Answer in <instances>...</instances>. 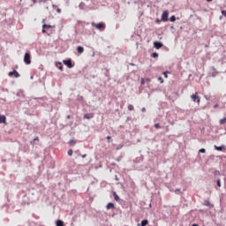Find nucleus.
I'll return each mask as SVG.
<instances>
[{
    "instance_id": "obj_1",
    "label": "nucleus",
    "mask_w": 226,
    "mask_h": 226,
    "mask_svg": "<svg viewBox=\"0 0 226 226\" xmlns=\"http://www.w3.org/2000/svg\"><path fill=\"white\" fill-rule=\"evenodd\" d=\"M91 26L93 27H95V29H97L98 31H105V27H107V26L103 22H101V23L92 22Z\"/></svg>"
},
{
    "instance_id": "obj_2",
    "label": "nucleus",
    "mask_w": 226,
    "mask_h": 226,
    "mask_svg": "<svg viewBox=\"0 0 226 226\" xmlns=\"http://www.w3.org/2000/svg\"><path fill=\"white\" fill-rule=\"evenodd\" d=\"M63 64L65 66H67V68H73V66H75L72 58H68L67 60H63Z\"/></svg>"
},
{
    "instance_id": "obj_3",
    "label": "nucleus",
    "mask_w": 226,
    "mask_h": 226,
    "mask_svg": "<svg viewBox=\"0 0 226 226\" xmlns=\"http://www.w3.org/2000/svg\"><path fill=\"white\" fill-rule=\"evenodd\" d=\"M167 20H169V11H165L162 14V22H167Z\"/></svg>"
},
{
    "instance_id": "obj_4",
    "label": "nucleus",
    "mask_w": 226,
    "mask_h": 226,
    "mask_svg": "<svg viewBox=\"0 0 226 226\" xmlns=\"http://www.w3.org/2000/svg\"><path fill=\"white\" fill-rule=\"evenodd\" d=\"M8 75H9V77H13V75H14V77L16 79H19V77H20V73H19V72H17V70H13L12 72H10L8 73Z\"/></svg>"
},
{
    "instance_id": "obj_5",
    "label": "nucleus",
    "mask_w": 226,
    "mask_h": 226,
    "mask_svg": "<svg viewBox=\"0 0 226 226\" xmlns=\"http://www.w3.org/2000/svg\"><path fill=\"white\" fill-rule=\"evenodd\" d=\"M191 98H192V102H196L197 103H200V97H199V95H197V93L191 95Z\"/></svg>"
},
{
    "instance_id": "obj_6",
    "label": "nucleus",
    "mask_w": 226,
    "mask_h": 226,
    "mask_svg": "<svg viewBox=\"0 0 226 226\" xmlns=\"http://www.w3.org/2000/svg\"><path fill=\"white\" fill-rule=\"evenodd\" d=\"M154 47L155 48V49H162V47H163V43H162V42H160V41H154Z\"/></svg>"
},
{
    "instance_id": "obj_7",
    "label": "nucleus",
    "mask_w": 226,
    "mask_h": 226,
    "mask_svg": "<svg viewBox=\"0 0 226 226\" xmlns=\"http://www.w3.org/2000/svg\"><path fill=\"white\" fill-rule=\"evenodd\" d=\"M6 124V116L0 115V124Z\"/></svg>"
},
{
    "instance_id": "obj_8",
    "label": "nucleus",
    "mask_w": 226,
    "mask_h": 226,
    "mask_svg": "<svg viewBox=\"0 0 226 226\" xmlns=\"http://www.w3.org/2000/svg\"><path fill=\"white\" fill-rule=\"evenodd\" d=\"M214 147L215 151H223V149H225V145H222L220 147L215 145Z\"/></svg>"
},
{
    "instance_id": "obj_9",
    "label": "nucleus",
    "mask_w": 226,
    "mask_h": 226,
    "mask_svg": "<svg viewBox=\"0 0 226 226\" xmlns=\"http://www.w3.org/2000/svg\"><path fill=\"white\" fill-rule=\"evenodd\" d=\"M106 209H116V205L112 202H109L106 206Z\"/></svg>"
},
{
    "instance_id": "obj_10",
    "label": "nucleus",
    "mask_w": 226,
    "mask_h": 226,
    "mask_svg": "<svg viewBox=\"0 0 226 226\" xmlns=\"http://www.w3.org/2000/svg\"><path fill=\"white\" fill-rule=\"evenodd\" d=\"M40 142V138L35 137L33 140L30 141L31 146H34V144H38Z\"/></svg>"
},
{
    "instance_id": "obj_11",
    "label": "nucleus",
    "mask_w": 226,
    "mask_h": 226,
    "mask_svg": "<svg viewBox=\"0 0 226 226\" xmlns=\"http://www.w3.org/2000/svg\"><path fill=\"white\" fill-rule=\"evenodd\" d=\"M55 65L56 66V68H58V70H60V72H63V63L56 62Z\"/></svg>"
},
{
    "instance_id": "obj_12",
    "label": "nucleus",
    "mask_w": 226,
    "mask_h": 226,
    "mask_svg": "<svg viewBox=\"0 0 226 226\" xmlns=\"http://www.w3.org/2000/svg\"><path fill=\"white\" fill-rule=\"evenodd\" d=\"M55 65L56 66V68H58V70H60V72H63V63L56 62Z\"/></svg>"
},
{
    "instance_id": "obj_13",
    "label": "nucleus",
    "mask_w": 226,
    "mask_h": 226,
    "mask_svg": "<svg viewBox=\"0 0 226 226\" xmlns=\"http://www.w3.org/2000/svg\"><path fill=\"white\" fill-rule=\"evenodd\" d=\"M42 29H50V28H52L53 26H50V25H47V24H45V19H43L42 20Z\"/></svg>"
},
{
    "instance_id": "obj_14",
    "label": "nucleus",
    "mask_w": 226,
    "mask_h": 226,
    "mask_svg": "<svg viewBox=\"0 0 226 226\" xmlns=\"http://www.w3.org/2000/svg\"><path fill=\"white\" fill-rule=\"evenodd\" d=\"M56 226H64V222H63L61 219H57L56 221Z\"/></svg>"
},
{
    "instance_id": "obj_15",
    "label": "nucleus",
    "mask_w": 226,
    "mask_h": 226,
    "mask_svg": "<svg viewBox=\"0 0 226 226\" xmlns=\"http://www.w3.org/2000/svg\"><path fill=\"white\" fill-rule=\"evenodd\" d=\"M93 113H87L84 115V119H93Z\"/></svg>"
},
{
    "instance_id": "obj_16",
    "label": "nucleus",
    "mask_w": 226,
    "mask_h": 226,
    "mask_svg": "<svg viewBox=\"0 0 226 226\" xmlns=\"http://www.w3.org/2000/svg\"><path fill=\"white\" fill-rule=\"evenodd\" d=\"M213 72H211V77H216L218 75V72L215 67H212Z\"/></svg>"
},
{
    "instance_id": "obj_17",
    "label": "nucleus",
    "mask_w": 226,
    "mask_h": 226,
    "mask_svg": "<svg viewBox=\"0 0 226 226\" xmlns=\"http://www.w3.org/2000/svg\"><path fill=\"white\" fill-rule=\"evenodd\" d=\"M113 197H114V200H115L117 202H119L120 198H119V195H117V193L116 192H113Z\"/></svg>"
},
{
    "instance_id": "obj_18",
    "label": "nucleus",
    "mask_w": 226,
    "mask_h": 226,
    "mask_svg": "<svg viewBox=\"0 0 226 226\" xmlns=\"http://www.w3.org/2000/svg\"><path fill=\"white\" fill-rule=\"evenodd\" d=\"M149 223L147 219H144L141 221L140 226H147Z\"/></svg>"
},
{
    "instance_id": "obj_19",
    "label": "nucleus",
    "mask_w": 226,
    "mask_h": 226,
    "mask_svg": "<svg viewBox=\"0 0 226 226\" xmlns=\"http://www.w3.org/2000/svg\"><path fill=\"white\" fill-rule=\"evenodd\" d=\"M24 63L26 64H31V57H24Z\"/></svg>"
},
{
    "instance_id": "obj_20",
    "label": "nucleus",
    "mask_w": 226,
    "mask_h": 226,
    "mask_svg": "<svg viewBox=\"0 0 226 226\" xmlns=\"http://www.w3.org/2000/svg\"><path fill=\"white\" fill-rule=\"evenodd\" d=\"M77 50H78V54H82V52H84V47L79 46L77 48Z\"/></svg>"
},
{
    "instance_id": "obj_21",
    "label": "nucleus",
    "mask_w": 226,
    "mask_h": 226,
    "mask_svg": "<svg viewBox=\"0 0 226 226\" xmlns=\"http://www.w3.org/2000/svg\"><path fill=\"white\" fill-rule=\"evenodd\" d=\"M216 185L219 188L222 187V180L220 178L216 180Z\"/></svg>"
},
{
    "instance_id": "obj_22",
    "label": "nucleus",
    "mask_w": 226,
    "mask_h": 226,
    "mask_svg": "<svg viewBox=\"0 0 226 226\" xmlns=\"http://www.w3.org/2000/svg\"><path fill=\"white\" fill-rule=\"evenodd\" d=\"M69 144H70V146H75L77 144V142L75 141V139H71L69 141Z\"/></svg>"
},
{
    "instance_id": "obj_23",
    "label": "nucleus",
    "mask_w": 226,
    "mask_h": 226,
    "mask_svg": "<svg viewBox=\"0 0 226 226\" xmlns=\"http://www.w3.org/2000/svg\"><path fill=\"white\" fill-rule=\"evenodd\" d=\"M226 123V117L220 120V124H225Z\"/></svg>"
},
{
    "instance_id": "obj_24",
    "label": "nucleus",
    "mask_w": 226,
    "mask_h": 226,
    "mask_svg": "<svg viewBox=\"0 0 226 226\" xmlns=\"http://www.w3.org/2000/svg\"><path fill=\"white\" fill-rule=\"evenodd\" d=\"M67 154H68L69 156H72L73 155V150L69 149Z\"/></svg>"
},
{
    "instance_id": "obj_25",
    "label": "nucleus",
    "mask_w": 226,
    "mask_h": 226,
    "mask_svg": "<svg viewBox=\"0 0 226 226\" xmlns=\"http://www.w3.org/2000/svg\"><path fill=\"white\" fill-rule=\"evenodd\" d=\"M203 204L204 206H211V202H209V200H205Z\"/></svg>"
},
{
    "instance_id": "obj_26",
    "label": "nucleus",
    "mask_w": 226,
    "mask_h": 226,
    "mask_svg": "<svg viewBox=\"0 0 226 226\" xmlns=\"http://www.w3.org/2000/svg\"><path fill=\"white\" fill-rule=\"evenodd\" d=\"M170 20V22H176V16H171Z\"/></svg>"
},
{
    "instance_id": "obj_27",
    "label": "nucleus",
    "mask_w": 226,
    "mask_h": 226,
    "mask_svg": "<svg viewBox=\"0 0 226 226\" xmlns=\"http://www.w3.org/2000/svg\"><path fill=\"white\" fill-rule=\"evenodd\" d=\"M168 73H170V72L166 71V72H163V75H164L165 79H167L169 77Z\"/></svg>"
},
{
    "instance_id": "obj_28",
    "label": "nucleus",
    "mask_w": 226,
    "mask_h": 226,
    "mask_svg": "<svg viewBox=\"0 0 226 226\" xmlns=\"http://www.w3.org/2000/svg\"><path fill=\"white\" fill-rule=\"evenodd\" d=\"M128 110H134L133 105L132 104L128 105Z\"/></svg>"
},
{
    "instance_id": "obj_29",
    "label": "nucleus",
    "mask_w": 226,
    "mask_h": 226,
    "mask_svg": "<svg viewBox=\"0 0 226 226\" xmlns=\"http://www.w3.org/2000/svg\"><path fill=\"white\" fill-rule=\"evenodd\" d=\"M140 84L141 86H144L146 84V79H144V78H141Z\"/></svg>"
},
{
    "instance_id": "obj_30",
    "label": "nucleus",
    "mask_w": 226,
    "mask_h": 226,
    "mask_svg": "<svg viewBox=\"0 0 226 226\" xmlns=\"http://www.w3.org/2000/svg\"><path fill=\"white\" fill-rule=\"evenodd\" d=\"M204 98H205L207 101H209V100H211V95H204Z\"/></svg>"
},
{
    "instance_id": "obj_31",
    "label": "nucleus",
    "mask_w": 226,
    "mask_h": 226,
    "mask_svg": "<svg viewBox=\"0 0 226 226\" xmlns=\"http://www.w3.org/2000/svg\"><path fill=\"white\" fill-rule=\"evenodd\" d=\"M199 153H202V154L206 153V148H200L199 150Z\"/></svg>"
},
{
    "instance_id": "obj_32",
    "label": "nucleus",
    "mask_w": 226,
    "mask_h": 226,
    "mask_svg": "<svg viewBox=\"0 0 226 226\" xmlns=\"http://www.w3.org/2000/svg\"><path fill=\"white\" fill-rule=\"evenodd\" d=\"M158 80L160 81L161 84H163V78L159 77V78H158Z\"/></svg>"
},
{
    "instance_id": "obj_33",
    "label": "nucleus",
    "mask_w": 226,
    "mask_h": 226,
    "mask_svg": "<svg viewBox=\"0 0 226 226\" xmlns=\"http://www.w3.org/2000/svg\"><path fill=\"white\" fill-rule=\"evenodd\" d=\"M214 174L215 175V176H220V171L219 170H215V172H214Z\"/></svg>"
},
{
    "instance_id": "obj_34",
    "label": "nucleus",
    "mask_w": 226,
    "mask_h": 226,
    "mask_svg": "<svg viewBox=\"0 0 226 226\" xmlns=\"http://www.w3.org/2000/svg\"><path fill=\"white\" fill-rule=\"evenodd\" d=\"M24 57H31V55L29 53H26Z\"/></svg>"
},
{
    "instance_id": "obj_35",
    "label": "nucleus",
    "mask_w": 226,
    "mask_h": 226,
    "mask_svg": "<svg viewBox=\"0 0 226 226\" xmlns=\"http://www.w3.org/2000/svg\"><path fill=\"white\" fill-rule=\"evenodd\" d=\"M154 128H161L160 124H154Z\"/></svg>"
},
{
    "instance_id": "obj_36",
    "label": "nucleus",
    "mask_w": 226,
    "mask_h": 226,
    "mask_svg": "<svg viewBox=\"0 0 226 226\" xmlns=\"http://www.w3.org/2000/svg\"><path fill=\"white\" fill-rule=\"evenodd\" d=\"M152 56L153 57H158V53H153Z\"/></svg>"
},
{
    "instance_id": "obj_37",
    "label": "nucleus",
    "mask_w": 226,
    "mask_h": 226,
    "mask_svg": "<svg viewBox=\"0 0 226 226\" xmlns=\"http://www.w3.org/2000/svg\"><path fill=\"white\" fill-rule=\"evenodd\" d=\"M1 90H2L3 92L8 93V88H1Z\"/></svg>"
},
{
    "instance_id": "obj_38",
    "label": "nucleus",
    "mask_w": 226,
    "mask_h": 226,
    "mask_svg": "<svg viewBox=\"0 0 226 226\" xmlns=\"http://www.w3.org/2000/svg\"><path fill=\"white\" fill-rule=\"evenodd\" d=\"M146 82H151V79L147 78V79H146Z\"/></svg>"
},
{
    "instance_id": "obj_39",
    "label": "nucleus",
    "mask_w": 226,
    "mask_h": 226,
    "mask_svg": "<svg viewBox=\"0 0 226 226\" xmlns=\"http://www.w3.org/2000/svg\"><path fill=\"white\" fill-rule=\"evenodd\" d=\"M219 105L218 103H216L215 106H214V109H218Z\"/></svg>"
},
{
    "instance_id": "obj_40",
    "label": "nucleus",
    "mask_w": 226,
    "mask_h": 226,
    "mask_svg": "<svg viewBox=\"0 0 226 226\" xmlns=\"http://www.w3.org/2000/svg\"><path fill=\"white\" fill-rule=\"evenodd\" d=\"M132 119L131 117H127L126 122L130 121Z\"/></svg>"
},
{
    "instance_id": "obj_41",
    "label": "nucleus",
    "mask_w": 226,
    "mask_h": 226,
    "mask_svg": "<svg viewBox=\"0 0 226 226\" xmlns=\"http://www.w3.org/2000/svg\"><path fill=\"white\" fill-rule=\"evenodd\" d=\"M107 140H110V139H112L110 136H107L106 137Z\"/></svg>"
},
{
    "instance_id": "obj_42",
    "label": "nucleus",
    "mask_w": 226,
    "mask_h": 226,
    "mask_svg": "<svg viewBox=\"0 0 226 226\" xmlns=\"http://www.w3.org/2000/svg\"><path fill=\"white\" fill-rule=\"evenodd\" d=\"M72 118V116H70V115H68L67 117H66V119H71Z\"/></svg>"
},
{
    "instance_id": "obj_43",
    "label": "nucleus",
    "mask_w": 226,
    "mask_h": 226,
    "mask_svg": "<svg viewBox=\"0 0 226 226\" xmlns=\"http://www.w3.org/2000/svg\"><path fill=\"white\" fill-rule=\"evenodd\" d=\"M129 64H130V66H135V64H133V63H130Z\"/></svg>"
},
{
    "instance_id": "obj_44",
    "label": "nucleus",
    "mask_w": 226,
    "mask_h": 226,
    "mask_svg": "<svg viewBox=\"0 0 226 226\" xmlns=\"http://www.w3.org/2000/svg\"><path fill=\"white\" fill-rule=\"evenodd\" d=\"M141 111H142V112H146V108H142V109H141Z\"/></svg>"
},
{
    "instance_id": "obj_45",
    "label": "nucleus",
    "mask_w": 226,
    "mask_h": 226,
    "mask_svg": "<svg viewBox=\"0 0 226 226\" xmlns=\"http://www.w3.org/2000/svg\"><path fill=\"white\" fill-rule=\"evenodd\" d=\"M86 156H87V154H82L81 158H86Z\"/></svg>"
},
{
    "instance_id": "obj_46",
    "label": "nucleus",
    "mask_w": 226,
    "mask_h": 226,
    "mask_svg": "<svg viewBox=\"0 0 226 226\" xmlns=\"http://www.w3.org/2000/svg\"><path fill=\"white\" fill-rule=\"evenodd\" d=\"M57 13H61V9L56 10Z\"/></svg>"
},
{
    "instance_id": "obj_47",
    "label": "nucleus",
    "mask_w": 226,
    "mask_h": 226,
    "mask_svg": "<svg viewBox=\"0 0 226 226\" xmlns=\"http://www.w3.org/2000/svg\"><path fill=\"white\" fill-rule=\"evenodd\" d=\"M46 28H42V33H47V30H45Z\"/></svg>"
},
{
    "instance_id": "obj_48",
    "label": "nucleus",
    "mask_w": 226,
    "mask_h": 226,
    "mask_svg": "<svg viewBox=\"0 0 226 226\" xmlns=\"http://www.w3.org/2000/svg\"><path fill=\"white\" fill-rule=\"evenodd\" d=\"M30 79H31V80H33V79H34V76L32 75V76L30 77Z\"/></svg>"
},
{
    "instance_id": "obj_49",
    "label": "nucleus",
    "mask_w": 226,
    "mask_h": 226,
    "mask_svg": "<svg viewBox=\"0 0 226 226\" xmlns=\"http://www.w3.org/2000/svg\"><path fill=\"white\" fill-rule=\"evenodd\" d=\"M192 226H199V224L193 223V224H192Z\"/></svg>"
},
{
    "instance_id": "obj_50",
    "label": "nucleus",
    "mask_w": 226,
    "mask_h": 226,
    "mask_svg": "<svg viewBox=\"0 0 226 226\" xmlns=\"http://www.w3.org/2000/svg\"><path fill=\"white\" fill-rule=\"evenodd\" d=\"M176 192H181V189H176Z\"/></svg>"
},
{
    "instance_id": "obj_51",
    "label": "nucleus",
    "mask_w": 226,
    "mask_h": 226,
    "mask_svg": "<svg viewBox=\"0 0 226 226\" xmlns=\"http://www.w3.org/2000/svg\"><path fill=\"white\" fill-rule=\"evenodd\" d=\"M207 3H211V1H213V0H207Z\"/></svg>"
},
{
    "instance_id": "obj_52",
    "label": "nucleus",
    "mask_w": 226,
    "mask_h": 226,
    "mask_svg": "<svg viewBox=\"0 0 226 226\" xmlns=\"http://www.w3.org/2000/svg\"><path fill=\"white\" fill-rule=\"evenodd\" d=\"M32 2L34 4V3H36V0H32Z\"/></svg>"
},
{
    "instance_id": "obj_53",
    "label": "nucleus",
    "mask_w": 226,
    "mask_h": 226,
    "mask_svg": "<svg viewBox=\"0 0 226 226\" xmlns=\"http://www.w3.org/2000/svg\"><path fill=\"white\" fill-rule=\"evenodd\" d=\"M79 100H82V97H79Z\"/></svg>"
},
{
    "instance_id": "obj_54",
    "label": "nucleus",
    "mask_w": 226,
    "mask_h": 226,
    "mask_svg": "<svg viewBox=\"0 0 226 226\" xmlns=\"http://www.w3.org/2000/svg\"><path fill=\"white\" fill-rule=\"evenodd\" d=\"M149 207H151V203L149 204Z\"/></svg>"
}]
</instances>
